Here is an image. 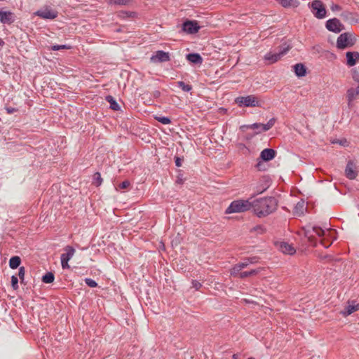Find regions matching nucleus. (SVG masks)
Wrapping results in <instances>:
<instances>
[{"label": "nucleus", "mask_w": 359, "mask_h": 359, "mask_svg": "<svg viewBox=\"0 0 359 359\" xmlns=\"http://www.w3.org/2000/svg\"><path fill=\"white\" fill-rule=\"evenodd\" d=\"M277 205L278 202L274 197L259 198L252 202L253 212L259 217H266L273 212Z\"/></svg>", "instance_id": "obj_1"}, {"label": "nucleus", "mask_w": 359, "mask_h": 359, "mask_svg": "<svg viewBox=\"0 0 359 359\" xmlns=\"http://www.w3.org/2000/svg\"><path fill=\"white\" fill-rule=\"evenodd\" d=\"M252 208V202L249 200H236L232 201L225 210L226 214L243 212Z\"/></svg>", "instance_id": "obj_2"}, {"label": "nucleus", "mask_w": 359, "mask_h": 359, "mask_svg": "<svg viewBox=\"0 0 359 359\" xmlns=\"http://www.w3.org/2000/svg\"><path fill=\"white\" fill-rule=\"evenodd\" d=\"M291 48L290 45L283 44L280 47L278 53L269 52L264 55V60L269 61V64H273L278 61L285 54H286Z\"/></svg>", "instance_id": "obj_3"}, {"label": "nucleus", "mask_w": 359, "mask_h": 359, "mask_svg": "<svg viewBox=\"0 0 359 359\" xmlns=\"http://www.w3.org/2000/svg\"><path fill=\"white\" fill-rule=\"evenodd\" d=\"M235 102L239 107H253L261 106L259 101L254 95L238 97L236 98Z\"/></svg>", "instance_id": "obj_4"}, {"label": "nucleus", "mask_w": 359, "mask_h": 359, "mask_svg": "<svg viewBox=\"0 0 359 359\" xmlns=\"http://www.w3.org/2000/svg\"><path fill=\"white\" fill-rule=\"evenodd\" d=\"M64 251L65 252L60 256L62 268L69 269L68 262L73 257L76 250L72 246L67 245L64 248Z\"/></svg>", "instance_id": "obj_5"}, {"label": "nucleus", "mask_w": 359, "mask_h": 359, "mask_svg": "<svg viewBox=\"0 0 359 359\" xmlns=\"http://www.w3.org/2000/svg\"><path fill=\"white\" fill-rule=\"evenodd\" d=\"M311 12L318 19L323 18L326 15V10L323 4L318 0H314L311 6Z\"/></svg>", "instance_id": "obj_6"}, {"label": "nucleus", "mask_w": 359, "mask_h": 359, "mask_svg": "<svg viewBox=\"0 0 359 359\" xmlns=\"http://www.w3.org/2000/svg\"><path fill=\"white\" fill-rule=\"evenodd\" d=\"M353 44L351 35L349 33H343L340 34L337 41V46L339 49H344L351 47Z\"/></svg>", "instance_id": "obj_7"}, {"label": "nucleus", "mask_w": 359, "mask_h": 359, "mask_svg": "<svg viewBox=\"0 0 359 359\" xmlns=\"http://www.w3.org/2000/svg\"><path fill=\"white\" fill-rule=\"evenodd\" d=\"M170 60L169 53L163 50L156 51L150 58L151 62L154 63L168 62Z\"/></svg>", "instance_id": "obj_8"}, {"label": "nucleus", "mask_w": 359, "mask_h": 359, "mask_svg": "<svg viewBox=\"0 0 359 359\" xmlns=\"http://www.w3.org/2000/svg\"><path fill=\"white\" fill-rule=\"evenodd\" d=\"M314 235H316L318 237H322L325 235V231L322 228L317 226H313L305 231V236L311 242H312Z\"/></svg>", "instance_id": "obj_9"}, {"label": "nucleus", "mask_w": 359, "mask_h": 359, "mask_svg": "<svg viewBox=\"0 0 359 359\" xmlns=\"http://www.w3.org/2000/svg\"><path fill=\"white\" fill-rule=\"evenodd\" d=\"M36 13L37 15L41 17L43 19L50 20L54 19L57 15V11L49 7H45L43 8H41V10L38 11Z\"/></svg>", "instance_id": "obj_10"}, {"label": "nucleus", "mask_w": 359, "mask_h": 359, "mask_svg": "<svg viewBox=\"0 0 359 359\" xmlns=\"http://www.w3.org/2000/svg\"><path fill=\"white\" fill-rule=\"evenodd\" d=\"M345 175L346 177L348 178L349 180H354L356 178L358 174L355 170V165H354L353 161H349L347 163L345 169Z\"/></svg>", "instance_id": "obj_11"}, {"label": "nucleus", "mask_w": 359, "mask_h": 359, "mask_svg": "<svg viewBox=\"0 0 359 359\" xmlns=\"http://www.w3.org/2000/svg\"><path fill=\"white\" fill-rule=\"evenodd\" d=\"M276 151L273 149H264L261 151L260 158L264 161H269L275 158Z\"/></svg>", "instance_id": "obj_12"}, {"label": "nucleus", "mask_w": 359, "mask_h": 359, "mask_svg": "<svg viewBox=\"0 0 359 359\" xmlns=\"http://www.w3.org/2000/svg\"><path fill=\"white\" fill-rule=\"evenodd\" d=\"M200 28L198 24H182L180 32L192 34L198 32Z\"/></svg>", "instance_id": "obj_13"}, {"label": "nucleus", "mask_w": 359, "mask_h": 359, "mask_svg": "<svg viewBox=\"0 0 359 359\" xmlns=\"http://www.w3.org/2000/svg\"><path fill=\"white\" fill-rule=\"evenodd\" d=\"M276 246L282 252L285 254L293 255L295 252L294 247L292 245L288 244L287 243H277Z\"/></svg>", "instance_id": "obj_14"}, {"label": "nucleus", "mask_w": 359, "mask_h": 359, "mask_svg": "<svg viewBox=\"0 0 359 359\" xmlns=\"http://www.w3.org/2000/svg\"><path fill=\"white\" fill-rule=\"evenodd\" d=\"M358 310H359V304H355L353 303H352V304L348 303V304L346 305L344 307V309L342 311H341L340 313L344 316H348Z\"/></svg>", "instance_id": "obj_15"}, {"label": "nucleus", "mask_w": 359, "mask_h": 359, "mask_svg": "<svg viewBox=\"0 0 359 359\" xmlns=\"http://www.w3.org/2000/svg\"><path fill=\"white\" fill-rule=\"evenodd\" d=\"M14 20L13 13L0 9V21L1 22H13Z\"/></svg>", "instance_id": "obj_16"}, {"label": "nucleus", "mask_w": 359, "mask_h": 359, "mask_svg": "<svg viewBox=\"0 0 359 359\" xmlns=\"http://www.w3.org/2000/svg\"><path fill=\"white\" fill-rule=\"evenodd\" d=\"M186 58L193 64L201 65L203 62V58L198 53H189L186 55Z\"/></svg>", "instance_id": "obj_17"}, {"label": "nucleus", "mask_w": 359, "mask_h": 359, "mask_svg": "<svg viewBox=\"0 0 359 359\" xmlns=\"http://www.w3.org/2000/svg\"><path fill=\"white\" fill-rule=\"evenodd\" d=\"M347 65L352 67L355 65L356 60L359 59V53L358 52L346 53Z\"/></svg>", "instance_id": "obj_18"}, {"label": "nucleus", "mask_w": 359, "mask_h": 359, "mask_svg": "<svg viewBox=\"0 0 359 359\" xmlns=\"http://www.w3.org/2000/svg\"><path fill=\"white\" fill-rule=\"evenodd\" d=\"M359 95V84L356 89L350 88L347 91V100L348 105L356 98V96Z\"/></svg>", "instance_id": "obj_19"}, {"label": "nucleus", "mask_w": 359, "mask_h": 359, "mask_svg": "<svg viewBox=\"0 0 359 359\" xmlns=\"http://www.w3.org/2000/svg\"><path fill=\"white\" fill-rule=\"evenodd\" d=\"M119 16L123 19H128L131 20H137V13L132 11H121Z\"/></svg>", "instance_id": "obj_20"}, {"label": "nucleus", "mask_w": 359, "mask_h": 359, "mask_svg": "<svg viewBox=\"0 0 359 359\" xmlns=\"http://www.w3.org/2000/svg\"><path fill=\"white\" fill-rule=\"evenodd\" d=\"M294 73L298 77H302L306 74V67L302 63H298L293 67Z\"/></svg>", "instance_id": "obj_21"}, {"label": "nucleus", "mask_w": 359, "mask_h": 359, "mask_svg": "<svg viewBox=\"0 0 359 359\" xmlns=\"http://www.w3.org/2000/svg\"><path fill=\"white\" fill-rule=\"evenodd\" d=\"M263 269H264V268L259 267V268L255 269H252V270H250L249 271L241 272L240 273V278L243 279V278H247L248 276H256L257 274L260 273Z\"/></svg>", "instance_id": "obj_22"}, {"label": "nucleus", "mask_w": 359, "mask_h": 359, "mask_svg": "<svg viewBox=\"0 0 359 359\" xmlns=\"http://www.w3.org/2000/svg\"><path fill=\"white\" fill-rule=\"evenodd\" d=\"M306 209L305 202L304 201H299L294 209V215L301 216L304 214V210Z\"/></svg>", "instance_id": "obj_23"}, {"label": "nucleus", "mask_w": 359, "mask_h": 359, "mask_svg": "<svg viewBox=\"0 0 359 359\" xmlns=\"http://www.w3.org/2000/svg\"><path fill=\"white\" fill-rule=\"evenodd\" d=\"M326 28L334 33H339L344 29L343 24H325Z\"/></svg>", "instance_id": "obj_24"}, {"label": "nucleus", "mask_w": 359, "mask_h": 359, "mask_svg": "<svg viewBox=\"0 0 359 359\" xmlns=\"http://www.w3.org/2000/svg\"><path fill=\"white\" fill-rule=\"evenodd\" d=\"M21 264V259L18 256H13L9 260V266L12 269H15L20 266Z\"/></svg>", "instance_id": "obj_25"}, {"label": "nucleus", "mask_w": 359, "mask_h": 359, "mask_svg": "<svg viewBox=\"0 0 359 359\" xmlns=\"http://www.w3.org/2000/svg\"><path fill=\"white\" fill-rule=\"evenodd\" d=\"M106 100L110 104V108L115 111H118L120 109V107L116 101L114 99V97L111 95H107L106 97Z\"/></svg>", "instance_id": "obj_26"}, {"label": "nucleus", "mask_w": 359, "mask_h": 359, "mask_svg": "<svg viewBox=\"0 0 359 359\" xmlns=\"http://www.w3.org/2000/svg\"><path fill=\"white\" fill-rule=\"evenodd\" d=\"M55 276L52 272H48L42 277V281L44 283H51L54 281Z\"/></svg>", "instance_id": "obj_27"}, {"label": "nucleus", "mask_w": 359, "mask_h": 359, "mask_svg": "<svg viewBox=\"0 0 359 359\" xmlns=\"http://www.w3.org/2000/svg\"><path fill=\"white\" fill-rule=\"evenodd\" d=\"M244 128H250V129H257L263 131V123H255L251 125H245L241 126V129Z\"/></svg>", "instance_id": "obj_28"}, {"label": "nucleus", "mask_w": 359, "mask_h": 359, "mask_svg": "<svg viewBox=\"0 0 359 359\" xmlns=\"http://www.w3.org/2000/svg\"><path fill=\"white\" fill-rule=\"evenodd\" d=\"M177 86L180 88L184 92H189L192 89V86L189 84H186L184 81H178Z\"/></svg>", "instance_id": "obj_29"}, {"label": "nucleus", "mask_w": 359, "mask_h": 359, "mask_svg": "<svg viewBox=\"0 0 359 359\" xmlns=\"http://www.w3.org/2000/svg\"><path fill=\"white\" fill-rule=\"evenodd\" d=\"M93 184L96 186V187H99L101 185L102 182V179L101 177V175L100 172H95L93 175Z\"/></svg>", "instance_id": "obj_30"}, {"label": "nucleus", "mask_w": 359, "mask_h": 359, "mask_svg": "<svg viewBox=\"0 0 359 359\" xmlns=\"http://www.w3.org/2000/svg\"><path fill=\"white\" fill-rule=\"evenodd\" d=\"M241 269L238 266L237 264H235L231 269H230V274L231 276L233 277H238L240 278V273Z\"/></svg>", "instance_id": "obj_31"}, {"label": "nucleus", "mask_w": 359, "mask_h": 359, "mask_svg": "<svg viewBox=\"0 0 359 359\" xmlns=\"http://www.w3.org/2000/svg\"><path fill=\"white\" fill-rule=\"evenodd\" d=\"M130 3V0H108V4L111 5H128Z\"/></svg>", "instance_id": "obj_32"}, {"label": "nucleus", "mask_w": 359, "mask_h": 359, "mask_svg": "<svg viewBox=\"0 0 359 359\" xmlns=\"http://www.w3.org/2000/svg\"><path fill=\"white\" fill-rule=\"evenodd\" d=\"M276 119L274 118H271L267 123L263 124V131H267L270 130L275 124Z\"/></svg>", "instance_id": "obj_33"}, {"label": "nucleus", "mask_w": 359, "mask_h": 359, "mask_svg": "<svg viewBox=\"0 0 359 359\" xmlns=\"http://www.w3.org/2000/svg\"><path fill=\"white\" fill-rule=\"evenodd\" d=\"M155 119L164 125H167L171 123L170 119L165 116H155Z\"/></svg>", "instance_id": "obj_34"}, {"label": "nucleus", "mask_w": 359, "mask_h": 359, "mask_svg": "<svg viewBox=\"0 0 359 359\" xmlns=\"http://www.w3.org/2000/svg\"><path fill=\"white\" fill-rule=\"evenodd\" d=\"M11 286L13 290H17L19 287L18 279L17 276H11Z\"/></svg>", "instance_id": "obj_35"}, {"label": "nucleus", "mask_w": 359, "mask_h": 359, "mask_svg": "<svg viewBox=\"0 0 359 359\" xmlns=\"http://www.w3.org/2000/svg\"><path fill=\"white\" fill-rule=\"evenodd\" d=\"M71 47L67 45H54L51 47L53 50H60L62 49H69Z\"/></svg>", "instance_id": "obj_36"}, {"label": "nucleus", "mask_w": 359, "mask_h": 359, "mask_svg": "<svg viewBox=\"0 0 359 359\" xmlns=\"http://www.w3.org/2000/svg\"><path fill=\"white\" fill-rule=\"evenodd\" d=\"M25 274V269L24 266H20L19 268L18 276L20 279L21 283H23Z\"/></svg>", "instance_id": "obj_37"}, {"label": "nucleus", "mask_w": 359, "mask_h": 359, "mask_svg": "<svg viewBox=\"0 0 359 359\" xmlns=\"http://www.w3.org/2000/svg\"><path fill=\"white\" fill-rule=\"evenodd\" d=\"M86 284L89 286L90 287H95L97 284L95 282V280L91 279V278H86L85 279Z\"/></svg>", "instance_id": "obj_38"}, {"label": "nucleus", "mask_w": 359, "mask_h": 359, "mask_svg": "<svg viewBox=\"0 0 359 359\" xmlns=\"http://www.w3.org/2000/svg\"><path fill=\"white\" fill-rule=\"evenodd\" d=\"M130 183L128 180H125L123 182L120 183L118 185V189H125L129 187Z\"/></svg>", "instance_id": "obj_39"}, {"label": "nucleus", "mask_w": 359, "mask_h": 359, "mask_svg": "<svg viewBox=\"0 0 359 359\" xmlns=\"http://www.w3.org/2000/svg\"><path fill=\"white\" fill-rule=\"evenodd\" d=\"M279 4H280L284 7L290 6L291 4L292 0H276Z\"/></svg>", "instance_id": "obj_40"}, {"label": "nucleus", "mask_w": 359, "mask_h": 359, "mask_svg": "<svg viewBox=\"0 0 359 359\" xmlns=\"http://www.w3.org/2000/svg\"><path fill=\"white\" fill-rule=\"evenodd\" d=\"M246 261H247L248 265H250V264L257 263L258 262V258L256 257H248L246 259Z\"/></svg>", "instance_id": "obj_41"}, {"label": "nucleus", "mask_w": 359, "mask_h": 359, "mask_svg": "<svg viewBox=\"0 0 359 359\" xmlns=\"http://www.w3.org/2000/svg\"><path fill=\"white\" fill-rule=\"evenodd\" d=\"M352 77L359 84V72L357 70L353 69L352 71Z\"/></svg>", "instance_id": "obj_42"}, {"label": "nucleus", "mask_w": 359, "mask_h": 359, "mask_svg": "<svg viewBox=\"0 0 359 359\" xmlns=\"http://www.w3.org/2000/svg\"><path fill=\"white\" fill-rule=\"evenodd\" d=\"M192 286H193V287L196 288V290H199L201 287L202 285L201 283H199L197 280H193Z\"/></svg>", "instance_id": "obj_43"}, {"label": "nucleus", "mask_w": 359, "mask_h": 359, "mask_svg": "<svg viewBox=\"0 0 359 359\" xmlns=\"http://www.w3.org/2000/svg\"><path fill=\"white\" fill-rule=\"evenodd\" d=\"M237 265L241 270L249 266L246 260L243 262L237 264Z\"/></svg>", "instance_id": "obj_44"}, {"label": "nucleus", "mask_w": 359, "mask_h": 359, "mask_svg": "<svg viewBox=\"0 0 359 359\" xmlns=\"http://www.w3.org/2000/svg\"><path fill=\"white\" fill-rule=\"evenodd\" d=\"M182 158H180V157H175V163L177 167L182 166Z\"/></svg>", "instance_id": "obj_45"}, {"label": "nucleus", "mask_w": 359, "mask_h": 359, "mask_svg": "<svg viewBox=\"0 0 359 359\" xmlns=\"http://www.w3.org/2000/svg\"><path fill=\"white\" fill-rule=\"evenodd\" d=\"M326 22H339V21L337 18H332L327 20Z\"/></svg>", "instance_id": "obj_46"}, {"label": "nucleus", "mask_w": 359, "mask_h": 359, "mask_svg": "<svg viewBox=\"0 0 359 359\" xmlns=\"http://www.w3.org/2000/svg\"><path fill=\"white\" fill-rule=\"evenodd\" d=\"M6 110H7V112H8V114H12V113H13L14 111H15V108H11V107H10V108H7V109H6Z\"/></svg>", "instance_id": "obj_47"}, {"label": "nucleus", "mask_w": 359, "mask_h": 359, "mask_svg": "<svg viewBox=\"0 0 359 359\" xmlns=\"http://www.w3.org/2000/svg\"><path fill=\"white\" fill-rule=\"evenodd\" d=\"M262 165V163L261 161L258 162L256 165V168L258 169V170H261V167Z\"/></svg>", "instance_id": "obj_48"}, {"label": "nucleus", "mask_w": 359, "mask_h": 359, "mask_svg": "<svg viewBox=\"0 0 359 359\" xmlns=\"http://www.w3.org/2000/svg\"><path fill=\"white\" fill-rule=\"evenodd\" d=\"M183 22H187V23H189V22H198L196 20H186L185 21H184Z\"/></svg>", "instance_id": "obj_49"}, {"label": "nucleus", "mask_w": 359, "mask_h": 359, "mask_svg": "<svg viewBox=\"0 0 359 359\" xmlns=\"http://www.w3.org/2000/svg\"><path fill=\"white\" fill-rule=\"evenodd\" d=\"M5 44L4 40L0 38V46H3Z\"/></svg>", "instance_id": "obj_50"}, {"label": "nucleus", "mask_w": 359, "mask_h": 359, "mask_svg": "<svg viewBox=\"0 0 359 359\" xmlns=\"http://www.w3.org/2000/svg\"><path fill=\"white\" fill-rule=\"evenodd\" d=\"M159 95H160V92L159 91L156 90V91L154 92V96L155 97H158Z\"/></svg>", "instance_id": "obj_51"}, {"label": "nucleus", "mask_w": 359, "mask_h": 359, "mask_svg": "<svg viewBox=\"0 0 359 359\" xmlns=\"http://www.w3.org/2000/svg\"><path fill=\"white\" fill-rule=\"evenodd\" d=\"M339 8V6H338L337 5H335V6H334V7H332V9H334H334H337V8Z\"/></svg>", "instance_id": "obj_52"}, {"label": "nucleus", "mask_w": 359, "mask_h": 359, "mask_svg": "<svg viewBox=\"0 0 359 359\" xmlns=\"http://www.w3.org/2000/svg\"><path fill=\"white\" fill-rule=\"evenodd\" d=\"M339 8V6H338L337 5H335V6H334V7H332V9H334H334H337V8Z\"/></svg>", "instance_id": "obj_53"}, {"label": "nucleus", "mask_w": 359, "mask_h": 359, "mask_svg": "<svg viewBox=\"0 0 359 359\" xmlns=\"http://www.w3.org/2000/svg\"><path fill=\"white\" fill-rule=\"evenodd\" d=\"M248 359H255V358H252V357H250V358H248Z\"/></svg>", "instance_id": "obj_54"}]
</instances>
